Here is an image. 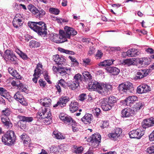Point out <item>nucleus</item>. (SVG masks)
I'll use <instances>...</instances> for the list:
<instances>
[{
  "instance_id": "1",
  "label": "nucleus",
  "mask_w": 154,
  "mask_h": 154,
  "mask_svg": "<svg viewBox=\"0 0 154 154\" xmlns=\"http://www.w3.org/2000/svg\"><path fill=\"white\" fill-rule=\"evenodd\" d=\"M29 26L39 35H45L47 34L46 24L42 21L31 22L28 23Z\"/></svg>"
},
{
  "instance_id": "2",
  "label": "nucleus",
  "mask_w": 154,
  "mask_h": 154,
  "mask_svg": "<svg viewBox=\"0 0 154 154\" xmlns=\"http://www.w3.org/2000/svg\"><path fill=\"white\" fill-rule=\"evenodd\" d=\"M16 140V136L14 132L9 130L3 135L2 138V141L4 144L8 146L14 144Z\"/></svg>"
},
{
  "instance_id": "3",
  "label": "nucleus",
  "mask_w": 154,
  "mask_h": 154,
  "mask_svg": "<svg viewBox=\"0 0 154 154\" xmlns=\"http://www.w3.org/2000/svg\"><path fill=\"white\" fill-rule=\"evenodd\" d=\"M27 8L37 18H42L46 14V12L44 10L41 8L37 9L35 6L31 4H29Z\"/></svg>"
},
{
  "instance_id": "4",
  "label": "nucleus",
  "mask_w": 154,
  "mask_h": 154,
  "mask_svg": "<svg viewBox=\"0 0 154 154\" xmlns=\"http://www.w3.org/2000/svg\"><path fill=\"white\" fill-rule=\"evenodd\" d=\"M65 32L60 30L59 33L62 37H64V41H67V38L70 39L71 36H73L77 34V32L73 28L66 26L64 28Z\"/></svg>"
},
{
  "instance_id": "5",
  "label": "nucleus",
  "mask_w": 154,
  "mask_h": 154,
  "mask_svg": "<svg viewBox=\"0 0 154 154\" xmlns=\"http://www.w3.org/2000/svg\"><path fill=\"white\" fill-rule=\"evenodd\" d=\"M119 92L122 94H126L128 91L131 92L134 90L132 84L128 82H125L119 84L118 87Z\"/></svg>"
},
{
  "instance_id": "6",
  "label": "nucleus",
  "mask_w": 154,
  "mask_h": 154,
  "mask_svg": "<svg viewBox=\"0 0 154 154\" xmlns=\"http://www.w3.org/2000/svg\"><path fill=\"white\" fill-rule=\"evenodd\" d=\"M38 118L39 119H45V121H47V122H48L49 124L51 122V114L50 113L49 109L48 108H46L45 107H43L42 109L38 113Z\"/></svg>"
},
{
  "instance_id": "7",
  "label": "nucleus",
  "mask_w": 154,
  "mask_h": 154,
  "mask_svg": "<svg viewBox=\"0 0 154 154\" xmlns=\"http://www.w3.org/2000/svg\"><path fill=\"white\" fill-rule=\"evenodd\" d=\"M53 71L56 73H58L63 77L68 76L71 71V68L66 67L58 66L56 67L54 66L53 67Z\"/></svg>"
},
{
  "instance_id": "8",
  "label": "nucleus",
  "mask_w": 154,
  "mask_h": 154,
  "mask_svg": "<svg viewBox=\"0 0 154 154\" xmlns=\"http://www.w3.org/2000/svg\"><path fill=\"white\" fill-rule=\"evenodd\" d=\"M100 140L101 136L100 134H93L89 138L88 141L93 147L96 148L98 146Z\"/></svg>"
},
{
  "instance_id": "9",
  "label": "nucleus",
  "mask_w": 154,
  "mask_h": 154,
  "mask_svg": "<svg viewBox=\"0 0 154 154\" xmlns=\"http://www.w3.org/2000/svg\"><path fill=\"white\" fill-rule=\"evenodd\" d=\"M101 85L102 84L97 81H92L89 82L88 86L90 91H96L100 93L103 92Z\"/></svg>"
},
{
  "instance_id": "10",
  "label": "nucleus",
  "mask_w": 154,
  "mask_h": 154,
  "mask_svg": "<svg viewBox=\"0 0 154 154\" xmlns=\"http://www.w3.org/2000/svg\"><path fill=\"white\" fill-rule=\"evenodd\" d=\"M143 130L139 129L134 130L129 132L128 134L130 138L140 139L144 134Z\"/></svg>"
},
{
  "instance_id": "11",
  "label": "nucleus",
  "mask_w": 154,
  "mask_h": 154,
  "mask_svg": "<svg viewBox=\"0 0 154 154\" xmlns=\"http://www.w3.org/2000/svg\"><path fill=\"white\" fill-rule=\"evenodd\" d=\"M59 117L60 119L63 121L64 123L68 125H75L76 124L75 122L71 117L63 113H60Z\"/></svg>"
},
{
  "instance_id": "12",
  "label": "nucleus",
  "mask_w": 154,
  "mask_h": 154,
  "mask_svg": "<svg viewBox=\"0 0 154 154\" xmlns=\"http://www.w3.org/2000/svg\"><path fill=\"white\" fill-rule=\"evenodd\" d=\"M23 18L20 14L16 15L13 20V24L14 27L19 28L23 24Z\"/></svg>"
},
{
  "instance_id": "13",
  "label": "nucleus",
  "mask_w": 154,
  "mask_h": 154,
  "mask_svg": "<svg viewBox=\"0 0 154 154\" xmlns=\"http://www.w3.org/2000/svg\"><path fill=\"white\" fill-rule=\"evenodd\" d=\"M154 125V118L153 117L144 119L142 123V126L144 128L151 127Z\"/></svg>"
},
{
  "instance_id": "14",
  "label": "nucleus",
  "mask_w": 154,
  "mask_h": 154,
  "mask_svg": "<svg viewBox=\"0 0 154 154\" xmlns=\"http://www.w3.org/2000/svg\"><path fill=\"white\" fill-rule=\"evenodd\" d=\"M134 113V110L129 108H125L121 111V116L123 118L129 117L132 116Z\"/></svg>"
},
{
  "instance_id": "15",
  "label": "nucleus",
  "mask_w": 154,
  "mask_h": 154,
  "mask_svg": "<svg viewBox=\"0 0 154 154\" xmlns=\"http://www.w3.org/2000/svg\"><path fill=\"white\" fill-rule=\"evenodd\" d=\"M14 98L23 105L26 106L28 105L27 101L25 100L23 96L19 92L16 93L14 96Z\"/></svg>"
},
{
  "instance_id": "16",
  "label": "nucleus",
  "mask_w": 154,
  "mask_h": 154,
  "mask_svg": "<svg viewBox=\"0 0 154 154\" xmlns=\"http://www.w3.org/2000/svg\"><path fill=\"white\" fill-rule=\"evenodd\" d=\"M5 58H7L8 60L14 61L16 60V57L13 52L10 50H7L5 53Z\"/></svg>"
},
{
  "instance_id": "17",
  "label": "nucleus",
  "mask_w": 154,
  "mask_h": 154,
  "mask_svg": "<svg viewBox=\"0 0 154 154\" xmlns=\"http://www.w3.org/2000/svg\"><path fill=\"white\" fill-rule=\"evenodd\" d=\"M102 89L103 91L102 93H100L101 94H108L110 93L112 90V86L108 84H102Z\"/></svg>"
},
{
  "instance_id": "18",
  "label": "nucleus",
  "mask_w": 154,
  "mask_h": 154,
  "mask_svg": "<svg viewBox=\"0 0 154 154\" xmlns=\"http://www.w3.org/2000/svg\"><path fill=\"white\" fill-rule=\"evenodd\" d=\"M138 97L135 96H129L125 99V102L127 106H131L137 100Z\"/></svg>"
},
{
  "instance_id": "19",
  "label": "nucleus",
  "mask_w": 154,
  "mask_h": 154,
  "mask_svg": "<svg viewBox=\"0 0 154 154\" xmlns=\"http://www.w3.org/2000/svg\"><path fill=\"white\" fill-rule=\"evenodd\" d=\"M101 106L102 109L105 111L109 110L112 108V106L109 103L107 100L103 99L101 102Z\"/></svg>"
},
{
  "instance_id": "20",
  "label": "nucleus",
  "mask_w": 154,
  "mask_h": 154,
  "mask_svg": "<svg viewBox=\"0 0 154 154\" xmlns=\"http://www.w3.org/2000/svg\"><path fill=\"white\" fill-rule=\"evenodd\" d=\"M0 117L2 122L4 126L8 128H11L12 127L13 124L8 117L2 116H0Z\"/></svg>"
},
{
  "instance_id": "21",
  "label": "nucleus",
  "mask_w": 154,
  "mask_h": 154,
  "mask_svg": "<svg viewBox=\"0 0 154 154\" xmlns=\"http://www.w3.org/2000/svg\"><path fill=\"white\" fill-rule=\"evenodd\" d=\"M60 35L54 33L53 35V38L52 40L53 41L56 43H62L66 42L64 41V37H62V36L59 33Z\"/></svg>"
},
{
  "instance_id": "22",
  "label": "nucleus",
  "mask_w": 154,
  "mask_h": 154,
  "mask_svg": "<svg viewBox=\"0 0 154 154\" xmlns=\"http://www.w3.org/2000/svg\"><path fill=\"white\" fill-rule=\"evenodd\" d=\"M148 71L147 69H141L137 72L136 77L140 79H142L147 75Z\"/></svg>"
},
{
  "instance_id": "23",
  "label": "nucleus",
  "mask_w": 154,
  "mask_h": 154,
  "mask_svg": "<svg viewBox=\"0 0 154 154\" xmlns=\"http://www.w3.org/2000/svg\"><path fill=\"white\" fill-rule=\"evenodd\" d=\"M9 73L12 76L15 77L16 79H21V76L17 72V71L11 67H9L8 69Z\"/></svg>"
},
{
  "instance_id": "24",
  "label": "nucleus",
  "mask_w": 154,
  "mask_h": 154,
  "mask_svg": "<svg viewBox=\"0 0 154 154\" xmlns=\"http://www.w3.org/2000/svg\"><path fill=\"white\" fill-rule=\"evenodd\" d=\"M136 59L135 58L128 59L123 60L121 62V63L123 65L129 66L135 64L134 62Z\"/></svg>"
},
{
  "instance_id": "25",
  "label": "nucleus",
  "mask_w": 154,
  "mask_h": 154,
  "mask_svg": "<svg viewBox=\"0 0 154 154\" xmlns=\"http://www.w3.org/2000/svg\"><path fill=\"white\" fill-rule=\"evenodd\" d=\"M79 108V104L77 102L72 101L69 105V110L72 112H74Z\"/></svg>"
},
{
  "instance_id": "26",
  "label": "nucleus",
  "mask_w": 154,
  "mask_h": 154,
  "mask_svg": "<svg viewBox=\"0 0 154 154\" xmlns=\"http://www.w3.org/2000/svg\"><path fill=\"white\" fill-rule=\"evenodd\" d=\"M127 55L129 57H134L139 54L138 51L135 48L129 49L127 52Z\"/></svg>"
},
{
  "instance_id": "27",
  "label": "nucleus",
  "mask_w": 154,
  "mask_h": 154,
  "mask_svg": "<svg viewBox=\"0 0 154 154\" xmlns=\"http://www.w3.org/2000/svg\"><path fill=\"white\" fill-rule=\"evenodd\" d=\"M69 100V98L67 97H64L60 98L58 100V103H60V106L61 107L65 106L66 103Z\"/></svg>"
},
{
  "instance_id": "28",
  "label": "nucleus",
  "mask_w": 154,
  "mask_h": 154,
  "mask_svg": "<svg viewBox=\"0 0 154 154\" xmlns=\"http://www.w3.org/2000/svg\"><path fill=\"white\" fill-rule=\"evenodd\" d=\"M92 116L91 115L87 114L81 119V120L85 124L90 123L92 120Z\"/></svg>"
},
{
  "instance_id": "29",
  "label": "nucleus",
  "mask_w": 154,
  "mask_h": 154,
  "mask_svg": "<svg viewBox=\"0 0 154 154\" xmlns=\"http://www.w3.org/2000/svg\"><path fill=\"white\" fill-rule=\"evenodd\" d=\"M67 85L70 89L74 90L78 87L79 86V84L77 83V82L73 81L72 82H69V83H67Z\"/></svg>"
},
{
  "instance_id": "30",
  "label": "nucleus",
  "mask_w": 154,
  "mask_h": 154,
  "mask_svg": "<svg viewBox=\"0 0 154 154\" xmlns=\"http://www.w3.org/2000/svg\"><path fill=\"white\" fill-rule=\"evenodd\" d=\"M145 106V104L143 102L140 101L138 103H136L133 106V108L136 111H138L140 109L143 108Z\"/></svg>"
},
{
  "instance_id": "31",
  "label": "nucleus",
  "mask_w": 154,
  "mask_h": 154,
  "mask_svg": "<svg viewBox=\"0 0 154 154\" xmlns=\"http://www.w3.org/2000/svg\"><path fill=\"white\" fill-rule=\"evenodd\" d=\"M53 137L57 139H63L65 138V136L61 134L57 131H54L53 133Z\"/></svg>"
},
{
  "instance_id": "32",
  "label": "nucleus",
  "mask_w": 154,
  "mask_h": 154,
  "mask_svg": "<svg viewBox=\"0 0 154 154\" xmlns=\"http://www.w3.org/2000/svg\"><path fill=\"white\" fill-rule=\"evenodd\" d=\"M43 102L42 104L44 106L43 107H49L51 105V100L49 98H45L43 100Z\"/></svg>"
},
{
  "instance_id": "33",
  "label": "nucleus",
  "mask_w": 154,
  "mask_h": 154,
  "mask_svg": "<svg viewBox=\"0 0 154 154\" xmlns=\"http://www.w3.org/2000/svg\"><path fill=\"white\" fill-rule=\"evenodd\" d=\"M108 69L109 72L113 75H118L120 72V70L116 67H110Z\"/></svg>"
},
{
  "instance_id": "34",
  "label": "nucleus",
  "mask_w": 154,
  "mask_h": 154,
  "mask_svg": "<svg viewBox=\"0 0 154 154\" xmlns=\"http://www.w3.org/2000/svg\"><path fill=\"white\" fill-rule=\"evenodd\" d=\"M15 52L23 60H26L28 58L27 56L25 53L18 49L15 50Z\"/></svg>"
},
{
  "instance_id": "35",
  "label": "nucleus",
  "mask_w": 154,
  "mask_h": 154,
  "mask_svg": "<svg viewBox=\"0 0 154 154\" xmlns=\"http://www.w3.org/2000/svg\"><path fill=\"white\" fill-rule=\"evenodd\" d=\"M11 113L10 109L8 108H6L2 111L1 116L8 117Z\"/></svg>"
},
{
  "instance_id": "36",
  "label": "nucleus",
  "mask_w": 154,
  "mask_h": 154,
  "mask_svg": "<svg viewBox=\"0 0 154 154\" xmlns=\"http://www.w3.org/2000/svg\"><path fill=\"white\" fill-rule=\"evenodd\" d=\"M109 103L112 106L114 103H116L117 99L113 96H110L108 98H106Z\"/></svg>"
},
{
  "instance_id": "37",
  "label": "nucleus",
  "mask_w": 154,
  "mask_h": 154,
  "mask_svg": "<svg viewBox=\"0 0 154 154\" xmlns=\"http://www.w3.org/2000/svg\"><path fill=\"white\" fill-rule=\"evenodd\" d=\"M29 46L31 48H37L40 46V44L39 42L34 40H32L30 41Z\"/></svg>"
},
{
  "instance_id": "38",
  "label": "nucleus",
  "mask_w": 154,
  "mask_h": 154,
  "mask_svg": "<svg viewBox=\"0 0 154 154\" xmlns=\"http://www.w3.org/2000/svg\"><path fill=\"white\" fill-rule=\"evenodd\" d=\"M73 80L79 84V82L82 81V75L79 73L75 75L74 76Z\"/></svg>"
},
{
  "instance_id": "39",
  "label": "nucleus",
  "mask_w": 154,
  "mask_h": 154,
  "mask_svg": "<svg viewBox=\"0 0 154 154\" xmlns=\"http://www.w3.org/2000/svg\"><path fill=\"white\" fill-rule=\"evenodd\" d=\"M58 49L59 51L61 53H65L66 54L72 55H73L74 54V52L72 51H70L67 50H65L61 48H58Z\"/></svg>"
},
{
  "instance_id": "40",
  "label": "nucleus",
  "mask_w": 154,
  "mask_h": 154,
  "mask_svg": "<svg viewBox=\"0 0 154 154\" xmlns=\"http://www.w3.org/2000/svg\"><path fill=\"white\" fill-rule=\"evenodd\" d=\"M42 73L43 72L42 69L40 68H36L34 70V73L33 76L36 75L37 77H39Z\"/></svg>"
},
{
  "instance_id": "41",
  "label": "nucleus",
  "mask_w": 154,
  "mask_h": 154,
  "mask_svg": "<svg viewBox=\"0 0 154 154\" xmlns=\"http://www.w3.org/2000/svg\"><path fill=\"white\" fill-rule=\"evenodd\" d=\"M82 75L84 79L86 81H88L91 78V74L88 72H83Z\"/></svg>"
},
{
  "instance_id": "42",
  "label": "nucleus",
  "mask_w": 154,
  "mask_h": 154,
  "mask_svg": "<svg viewBox=\"0 0 154 154\" xmlns=\"http://www.w3.org/2000/svg\"><path fill=\"white\" fill-rule=\"evenodd\" d=\"M49 12L52 14L57 15L59 14L60 11L57 8H51L49 9Z\"/></svg>"
},
{
  "instance_id": "43",
  "label": "nucleus",
  "mask_w": 154,
  "mask_h": 154,
  "mask_svg": "<svg viewBox=\"0 0 154 154\" xmlns=\"http://www.w3.org/2000/svg\"><path fill=\"white\" fill-rule=\"evenodd\" d=\"M19 90L20 91L26 92L27 90V88L26 86L23 85V84L21 83L18 87Z\"/></svg>"
},
{
  "instance_id": "44",
  "label": "nucleus",
  "mask_w": 154,
  "mask_h": 154,
  "mask_svg": "<svg viewBox=\"0 0 154 154\" xmlns=\"http://www.w3.org/2000/svg\"><path fill=\"white\" fill-rule=\"evenodd\" d=\"M144 93H145L150 91V88L147 85L145 84H142Z\"/></svg>"
},
{
  "instance_id": "45",
  "label": "nucleus",
  "mask_w": 154,
  "mask_h": 154,
  "mask_svg": "<svg viewBox=\"0 0 154 154\" xmlns=\"http://www.w3.org/2000/svg\"><path fill=\"white\" fill-rule=\"evenodd\" d=\"M17 124L18 126L22 129H24L26 128V123L25 122H18Z\"/></svg>"
},
{
  "instance_id": "46",
  "label": "nucleus",
  "mask_w": 154,
  "mask_h": 154,
  "mask_svg": "<svg viewBox=\"0 0 154 154\" xmlns=\"http://www.w3.org/2000/svg\"><path fill=\"white\" fill-rule=\"evenodd\" d=\"M108 136L112 140H116L117 138L119 137L116 134H115V133L113 132L111 133H109V134H108Z\"/></svg>"
},
{
  "instance_id": "47",
  "label": "nucleus",
  "mask_w": 154,
  "mask_h": 154,
  "mask_svg": "<svg viewBox=\"0 0 154 154\" xmlns=\"http://www.w3.org/2000/svg\"><path fill=\"white\" fill-rule=\"evenodd\" d=\"M94 115L98 116L100 113V110L99 108H95L93 109L92 110Z\"/></svg>"
},
{
  "instance_id": "48",
  "label": "nucleus",
  "mask_w": 154,
  "mask_h": 154,
  "mask_svg": "<svg viewBox=\"0 0 154 154\" xmlns=\"http://www.w3.org/2000/svg\"><path fill=\"white\" fill-rule=\"evenodd\" d=\"M147 152L149 154H154V143L147 149Z\"/></svg>"
},
{
  "instance_id": "49",
  "label": "nucleus",
  "mask_w": 154,
  "mask_h": 154,
  "mask_svg": "<svg viewBox=\"0 0 154 154\" xmlns=\"http://www.w3.org/2000/svg\"><path fill=\"white\" fill-rule=\"evenodd\" d=\"M91 60L88 58L85 59L83 60L82 64L85 66L91 64Z\"/></svg>"
},
{
  "instance_id": "50",
  "label": "nucleus",
  "mask_w": 154,
  "mask_h": 154,
  "mask_svg": "<svg viewBox=\"0 0 154 154\" xmlns=\"http://www.w3.org/2000/svg\"><path fill=\"white\" fill-rule=\"evenodd\" d=\"M7 93V91L4 88H0V94L2 96L5 97Z\"/></svg>"
},
{
  "instance_id": "51",
  "label": "nucleus",
  "mask_w": 154,
  "mask_h": 154,
  "mask_svg": "<svg viewBox=\"0 0 154 154\" xmlns=\"http://www.w3.org/2000/svg\"><path fill=\"white\" fill-rule=\"evenodd\" d=\"M95 48L94 47H91L89 48L88 54L89 56H91L95 53Z\"/></svg>"
},
{
  "instance_id": "52",
  "label": "nucleus",
  "mask_w": 154,
  "mask_h": 154,
  "mask_svg": "<svg viewBox=\"0 0 154 154\" xmlns=\"http://www.w3.org/2000/svg\"><path fill=\"white\" fill-rule=\"evenodd\" d=\"M83 150V148L82 146L77 148L75 150V152L77 154H81L82 153Z\"/></svg>"
},
{
  "instance_id": "53",
  "label": "nucleus",
  "mask_w": 154,
  "mask_h": 154,
  "mask_svg": "<svg viewBox=\"0 0 154 154\" xmlns=\"http://www.w3.org/2000/svg\"><path fill=\"white\" fill-rule=\"evenodd\" d=\"M103 55V53L99 50L98 51L95 55V57L97 59H100L101 58Z\"/></svg>"
},
{
  "instance_id": "54",
  "label": "nucleus",
  "mask_w": 154,
  "mask_h": 154,
  "mask_svg": "<svg viewBox=\"0 0 154 154\" xmlns=\"http://www.w3.org/2000/svg\"><path fill=\"white\" fill-rule=\"evenodd\" d=\"M43 74L44 76V78L46 81L49 84L51 83V82L49 79L47 72L46 71L44 72L43 73Z\"/></svg>"
},
{
  "instance_id": "55",
  "label": "nucleus",
  "mask_w": 154,
  "mask_h": 154,
  "mask_svg": "<svg viewBox=\"0 0 154 154\" xmlns=\"http://www.w3.org/2000/svg\"><path fill=\"white\" fill-rule=\"evenodd\" d=\"M122 130L120 128H116L114 131V133L115 134L119 136L120 134L122 133Z\"/></svg>"
},
{
  "instance_id": "56",
  "label": "nucleus",
  "mask_w": 154,
  "mask_h": 154,
  "mask_svg": "<svg viewBox=\"0 0 154 154\" xmlns=\"http://www.w3.org/2000/svg\"><path fill=\"white\" fill-rule=\"evenodd\" d=\"M66 83L63 79H61L58 81V84L61 85L62 87L65 88L66 87L65 84Z\"/></svg>"
},
{
  "instance_id": "57",
  "label": "nucleus",
  "mask_w": 154,
  "mask_h": 154,
  "mask_svg": "<svg viewBox=\"0 0 154 154\" xmlns=\"http://www.w3.org/2000/svg\"><path fill=\"white\" fill-rule=\"evenodd\" d=\"M87 95L85 94H82L79 95V100L83 101L86 98Z\"/></svg>"
},
{
  "instance_id": "58",
  "label": "nucleus",
  "mask_w": 154,
  "mask_h": 154,
  "mask_svg": "<svg viewBox=\"0 0 154 154\" xmlns=\"http://www.w3.org/2000/svg\"><path fill=\"white\" fill-rule=\"evenodd\" d=\"M59 147L56 146H52L50 147L51 151L54 152H56L58 151Z\"/></svg>"
},
{
  "instance_id": "59",
  "label": "nucleus",
  "mask_w": 154,
  "mask_h": 154,
  "mask_svg": "<svg viewBox=\"0 0 154 154\" xmlns=\"http://www.w3.org/2000/svg\"><path fill=\"white\" fill-rule=\"evenodd\" d=\"M53 59L54 60V61L57 64H58L59 60L60 59V57L59 55H55L53 56Z\"/></svg>"
},
{
  "instance_id": "60",
  "label": "nucleus",
  "mask_w": 154,
  "mask_h": 154,
  "mask_svg": "<svg viewBox=\"0 0 154 154\" xmlns=\"http://www.w3.org/2000/svg\"><path fill=\"white\" fill-rule=\"evenodd\" d=\"M137 92L139 94H142L144 93L141 85L137 88Z\"/></svg>"
},
{
  "instance_id": "61",
  "label": "nucleus",
  "mask_w": 154,
  "mask_h": 154,
  "mask_svg": "<svg viewBox=\"0 0 154 154\" xmlns=\"http://www.w3.org/2000/svg\"><path fill=\"white\" fill-rule=\"evenodd\" d=\"M59 60L58 63L59 65L63 64V63L66 61V60L63 57V56H61L60 57V59Z\"/></svg>"
},
{
  "instance_id": "62",
  "label": "nucleus",
  "mask_w": 154,
  "mask_h": 154,
  "mask_svg": "<svg viewBox=\"0 0 154 154\" xmlns=\"http://www.w3.org/2000/svg\"><path fill=\"white\" fill-rule=\"evenodd\" d=\"M38 82L40 86L42 87H45L46 85V83L45 81H43L42 79L39 80Z\"/></svg>"
},
{
  "instance_id": "63",
  "label": "nucleus",
  "mask_w": 154,
  "mask_h": 154,
  "mask_svg": "<svg viewBox=\"0 0 154 154\" xmlns=\"http://www.w3.org/2000/svg\"><path fill=\"white\" fill-rule=\"evenodd\" d=\"M109 125L108 122L107 121H104L103 122L102 125L101 127L103 128H104L107 127Z\"/></svg>"
},
{
  "instance_id": "64",
  "label": "nucleus",
  "mask_w": 154,
  "mask_h": 154,
  "mask_svg": "<svg viewBox=\"0 0 154 154\" xmlns=\"http://www.w3.org/2000/svg\"><path fill=\"white\" fill-rule=\"evenodd\" d=\"M149 138L150 141H152L154 140V130L149 135Z\"/></svg>"
}]
</instances>
